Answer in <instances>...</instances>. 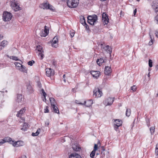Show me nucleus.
Returning <instances> with one entry per match:
<instances>
[{"mask_svg":"<svg viewBox=\"0 0 158 158\" xmlns=\"http://www.w3.org/2000/svg\"><path fill=\"white\" fill-rule=\"evenodd\" d=\"M155 152L157 155H158V143L156 145Z\"/></svg>","mask_w":158,"mask_h":158,"instance_id":"obj_45","label":"nucleus"},{"mask_svg":"<svg viewBox=\"0 0 158 158\" xmlns=\"http://www.w3.org/2000/svg\"><path fill=\"white\" fill-rule=\"evenodd\" d=\"M49 125V123L48 122H46L45 123V126H48Z\"/></svg>","mask_w":158,"mask_h":158,"instance_id":"obj_57","label":"nucleus"},{"mask_svg":"<svg viewBox=\"0 0 158 158\" xmlns=\"http://www.w3.org/2000/svg\"><path fill=\"white\" fill-rule=\"evenodd\" d=\"M155 19L156 20L157 22V24H158V15H157L155 17Z\"/></svg>","mask_w":158,"mask_h":158,"instance_id":"obj_55","label":"nucleus"},{"mask_svg":"<svg viewBox=\"0 0 158 158\" xmlns=\"http://www.w3.org/2000/svg\"><path fill=\"white\" fill-rule=\"evenodd\" d=\"M12 17L11 13L7 11L3 12L2 15V19L5 22L9 21L10 20Z\"/></svg>","mask_w":158,"mask_h":158,"instance_id":"obj_2","label":"nucleus"},{"mask_svg":"<svg viewBox=\"0 0 158 158\" xmlns=\"http://www.w3.org/2000/svg\"><path fill=\"white\" fill-rule=\"evenodd\" d=\"M17 102H18L20 104H23V98L21 94H18L16 99Z\"/></svg>","mask_w":158,"mask_h":158,"instance_id":"obj_10","label":"nucleus"},{"mask_svg":"<svg viewBox=\"0 0 158 158\" xmlns=\"http://www.w3.org/2000/svg\"><path fill=\"white\" fill-rule=\"evenodd\" d=\"M104 62V60L100 58V59H98L97 60V63L98 65L100 66L102 63Z\"/></svg>","mask_w":158,"mask_h":158,"instance_id":"obj_28","label":"nucleus"},{"mask_svg":"<svg viewBox=\"0 0 158 158\" xmlns=\"http://www.w3.org/2000/svg\"><path fill=\"white\" fill-rule=\"evenodd\" d=\"M14 64L17 69L21 72L25 73L27 72V69L25 66L23 65L20 63L17 62H15Z\"/></svg>","mask_w":158,"mask_h":158,"instance_id":"obj_4","label":"nucleus"},{"mask_svg":"<svg viewBox=\"0 0 158 158\" xmlns=\"http://www.w3.org/2000/svg\"><path fill=\"white\" fill-rule=\"evenodd\" d=\"M107 52H109L110 54H111L112 52V50L111 48H110V46H109V48H108V51Z\"/></svg>","mask_w":158,"mask_h":158,"instance_id":"obj_53","label":"nucleus"},{"mask_svg":"<svg viewBox=\"0 0 158 158\" xmlns=\"http://www.w3.org/2000/svg\"><path fill=\"white\" fill-rule=\"evenodd\" d=\"M93 93V97L95 98H100L102 94V91L98 87L95 88Z\"/></svg>","mask_w":158,"mask_h":158,"instance_id":"obj_6","label":"nucleus"},{"mask_svg":"<svg viewBox=\"0 0 158 158\" xmlns=\"http://www.w3.org/2000/svg\"><path fill=\"white\" fill-rule=\"evenodd\" d=\"M151 134L152 135L154 134L155 130V126L152 127H150V129Z\"/></svg>","mask_w":158,"mask_h":158,"instance_id":"obj_35","label":"nucleus"},{"mask_svg":"<svg viewBox=\"0 0 158 158\" xmlns=\"http://www.w3.org/2000/svg\"><path fill=\"white\" fill-rule=\"evenodd\" d=\"M156 70L158 69V65H157L156 66Z\"/></svg>","mask_w":158,"mask_h":158,"instance_id":"obj_64","label":"nucleus"},{"mask_svg":"<svg viewBox=\"0 0 158 158\" xmlns=\"http://www.w3.org/2000/svg\"><path fill=\"white\" fill-rule=\"evenodd\" d=\"M40 34L41 37H46L47 35V33H45L43 31H41Z\"/></svg>","mask_w":158,"mask_h":158,"instance_id":"obj_38","label":"nucleus"},{"mask_svg":"<svg viewBox=\"0 0 158 158\" xmlns=\"http://www.w3.org/2000/svg\"><path fill=\"white\" fill-rule=\"evenodd\" d=\"M114 98H112L110 97L106 98L103 102L104 104L106 106L111 105L114 101Z\"/></svg>","mask_w":158,"mask_h":158,"instance_id":"obj_8","label":"nucleus"},{"mask_svg":"<svg viewBox=\"0 0 158 158\" xmlns=\"http://www.w3.org/2000/svg\"><path fill=\"white\" fill-rule=\"evenodd\" d=\"M11 6L13 9L15 11H17L21 9L20 7L18 2L15 0L11 2Z\"/></svg>","mask_w":158,"mask_h":158,"instance_id":"obj_5","label":"nucleus"},{"mask_svg":"<svg viewBox=\"0 0 158 158\" xmlns=\"http://www.w3.org/2000/svg\"><path fill=\"white\" fill-rule=\"evenodd\" d=\"M12 145L14 147H17L23 145H24V143L21 140L16 142L13 141V143Z\"/></svg>","mask_w":158,"mask_h":158,"instance_id":"obj_11","label":"nucleus"},{"mask_svg":"<svg viewBox=\"0 0 158 158\" xmlns=\"http://www.w3.org/2000/svg\"><path fill=\"white\" fill-rule=\"evenodd\" d=\"M48 106H46L44 109V113H48L49 112V110L48 109Z\"/></svg>","mask_w":158,"mask_h":158,"instance_id":"obj_43","label":"nucleus"},{"mask_svg":"<svg viewBox=\"0 0 158 158\" xmlns=\"http://www.w3.org/2000/svg\"><path fill=\"white\" fill-rule=\"evenodd\" d=\"M146 123L147 124V125L148 127H149L150 126V121L149 119H147L146 120Z\"/></svg>","mask_w":158,"mask_h":158,"instance_id":"obj_50","label":"nucleus"},{"mask_svg":"<svg viewBox=\"0 0 158 158\" xmlns=\"http://www.w3.org/2000/svg\"><path fill=\"white\" fill-rule=\"evenodd\" d=\"M49 99L50 102L51 106L56 105V102L55 99L53 98H50Z\"/></svg>","mask_w":158,"mask_h":158,"instance_id":"obj_26","label":"nucleus"},{"mask_svg":"<svg viewBox=\"0 0 158 158\" xmlns=\"http://www.w3.org/2000/svg\"><path fill=\"white\" fill-rule=\"evenodd\" d=\"M43 101H44V102H46V97H44V98L43 99Z\"/></svg>","mask_w":158,"mask_h":158,"instance_id":"obj_60","label":"nucleus"},{"mask_svg":"<svg viewBox=\"0 0 158 158\" xmlns=\"http://www.w3.org/2000/svg\"><path fill=\"white\" fill-rule=\"evenodd\" d=\"M49 4L48 2L43 3L40 4L39 6L40 8L43 9H48V7Z\"/></svg>","mask_w":158,"mask_h":158,"instance_id":"obj_17","label":"nucleus"},{"mask_svg":"<svg viewBox=\"0 0 158 158\" xmlns=\"http://www.w3.org/2000/svg\"><path fill=\"white\" fill-rule=\"evenodd\" d=\"M98 144H99V146H100V144H100V141H98Z\"/></svg>","mask_w":158,"mask_h":158,"instance_id":"obj_63","label":"nucleus"},{"mask_svg":"<svg viewBox=\"0 0 158 158\" xmlns=\"http://www.w3.org/2000/svg\"><path fill=\"white\" fill-rule=\"evenodd\" d=\"M78 1L77 0H67V5L69 8H75L78 5Z\"/></svg>","mask_w":158,"mask_h":158,"instance_id":"obj_3","label":"nucleus"},{"mask_svg":"<svg viewBox=\"0 0 158 158\" xmlns=\"http://www.w3.org/2000/svg\"><path fill=\"white\" fill-rule=\"evenodd\" d=\"M51 108L53 112L57 114L59 113L58 108L56 105L52 106Z\"/></svg>","mask_w":158,"mask_h":158,"instance_id":"obj_25","label":"nucleus"},{"mask_svg":"<svg viewBox=\"0 0 158 158\" xmlns=\"http://www.w3.org/2000/svg\"><path fill=\"white\" fill-rule=\"evenodd\" d=\"M122 121L121 120L119 119H116L114 120V124L116 125L120 126L122 125Z\"/></svg>","mask_w":158,"mask_h":158,"instance_id":"obj_20","label":"nucleus"},{"mask_svg":"<svg viewBox=\"0 0 158 158\" xmlns=\"http://www.w3.org/2000/svg\"><path fill=\"white\" fill-rule=\"evenodd\" d=\"M155 35L156 37L158 38V32L157 31H156Z\"/></svg>","mask_w":158,"mask_h":158,"instance_id":"obj_58","label":"nucleus"},{"mask_svg":"<svg viewBox=\"0 0 158 158\" xmlns=\"http://www.w3.org/2000/svg\"><path fill=\"white\" fill-rule=\"evenodd\" d=\"M84 26H85V29L87 31H90L89 27V26L86 23V24H84L83 25Z\"/></svg>","mask_w":158,"mask_h":158,"instance_id":"obj_46","label":"nucleus"},{"mask_svg":"<svg viewBox=\"0 0 158 158\" xmlns=\"http://www.w3.org/2000/svg\"><path fill=\"white\" fill-rule=\"evenodd\" d=\"M46 26H45L44 27V28H45V29L44 30V31H43L45 33H47V35H48V32H49V30H48V29H46Z\"/></svg>","mask_w":158,"mask_h":158,"instance_id":"obj_47","label":"nucleus"},{"mask_svg":"<svg viewBox=\"0 0 158 158\" xmlns=\"http://www.w3.org/2000/svg\"><path fill=\"white\" fill-rule=\"evenodd\" d=\"M87 19L88 23L91 25H93L97 20L98 17L95 15L92 16L89 15L87 17Z\"/></svg>","mask_w":158,"mask_h":158,"instance_id":"obj_1","label":"nucleus"},{"mask_svg":"<svg viewBox=\"0 0 158 158\" xmlns=\"http://www.w3.org/2000/svg\"><path fill=\"white\" fill-rule=\"evenodd\" d=\"M152 60H151L149 59L148 61V64L149 66L150 67H152Z\"/></svg>","mask_w":158,"mask_h":158,"instance_id":"obj_44","label":"nucleus"},{"mask_svg":"<svg viewBox=\"0 0 158 158\" xmlns=\"http://www.w3.org/2000/svg\"><path fill=\"white\" fill-rule=\"evenodd\" d=\"M90 73L94 77L97 79L98 78L100 74V72L98 71H91L90 72Z\"/></svg>","mask_w":158,"mask_h":158,"instance_id":"obj_13","label":"nucleus"},{"mask_svg":"<svg viewBox=\"0 0 158 158\" xmlns=\"http://www.w3.org/2000/svg\"><path fill=\"white\" fill-rule=\"evenodd\" d=\"M69 158H81V156L77 153H74L71 154L69 156Z\"/></svg>","mask_w":158,"mask_h":158,"instance_id":"obj_19","label":"nucleus"},{"mask_svg":"<svg viewBox=\"0 0 158 158\" xmlns=\"http://www.w3.org/2000/svg\"><path fill=\"white\" fill-rule=\"evenodd\" d=\"M28 127V124L27 123H24L23 127L21 128V129L24 131L27 130V128Z\"/></svg>","mask_w":158,"mask_h":158,"instance_id":"obj_27","label":"nucleus"},{"mask_svg":"<svg viewBox=\"0 0 158 158\" xmlns=\"http://www.w3.org/2000/svg\"><path fill=\"white\" fill-rule=\"evenodd\" d=\"M102 21L104 25L107 24L109 22L108 18L106 13H103L102 14Z\"/></svg>","mask_w":158,"mask_h":158,"instance_id":"obj_9","label":"nucleus"},{"mask_svg":"<svg viewBox=\"0 0 158 158\" xmlns=\"http://www.w3.org/2000/svg\"><path fill=\"white\" fill-rule=\"evenodd\" d=\"M87 103H89V104L86 105L87 106H89L93 104V101L91 99L87 101Z\"/></svg>","mask_w":158,"mask_h":158,"instance_id":"obj_40","label":"nucleus"},{"mask_svg":"<svg viewBox=\"0 0 158 158\" xmlns=\"http://www.w3.org/2000/svg\"><path fill=\"white\" fill-rule=\"evenodd\" d=\"M150 72H149L148 75V77H149L150 76Z\"/></svg>","mask_w":158,"mask_h":158,"instance_id":"obj_62","label":"nucleus"},{"mask_svg":"<svg viewBox=\"0 0 158 158\" xmlns=\"http://www.w3.org/2000/svg\"><path fill=\"white\" fill-rule=\"evenodd\" d=\"M5 143L4 139H2L0 140V146L3 143Z\"/></svg>","mask_w":158,"mask_h":158,"instance_id":"obj_49","label":"nucleus"},{"mask_svg":"<svg viewBox=\"0 0 158 158\" xmlns=\"http://www.w3.org/2000/svg\"><path fill=\"white\" fill-rule=\"evenodd\" d=\"M43 94V95L44 97H46V94L44 90L43 89H42L41 90Z\"/></svg>","mask_w":158,"mask_h":158,"instance_id":"obj_48","label":"nucleus"},{"mask_svg":"<svg viewBox=\"0 0 158 158\" xmlns=\"http://www.w3.org/2000/svg\"><path fill=\"white\" fill-rule=\"evenodd\" d=\"M7 41L4 40L0 43V50H2L3 48L7 44Z\"/></svg>","mask_w":158,"mask_h":158,"instance_id":"obj_21","label":"nucleus"},{"mask_svg":"<svg viewBox=\"0 0 158 158\" xmlns=\"http://www.w3.org/2000/svg\"><path fill=\"white\" fill-rule=\"evenodd\" d=\"M74 32L73 30L70 31L69 32V34L70 37L72 38L74 35Z\"/></svg>","mask_w":158,"mask_h":158,"instance_id":"obj_39","label":"nucleus"},{"mask_svg":"<svg viewBox=\"0 0 158 158\" xmlns=\"http://www.w3.org/2000/svg\"><path fill=\"white\" fill-rule=\"evenodd\" d=\"M36 49L37 51V52H36L38 53V55L40 56V59H43L44 58V55L43 54L44 52L42 46L40 45L37 46Z\"/></svg>","mask_w":158,"mask_h":158,"instance_id":"obj_7","label":"nucleus"},{"mask_svg":"<svg viewBox=\"0 0 158 158\" xmlns=\"http://www.w3.org/2000/svg\"><path fill=\"white\" fill-rule=\"evenodd\" d=\"M149 35L150 37V38L151 39L150 41L149 42V45L150 46L152 45L153 44V39L154 38V37L153 36V37H152V36L151 35V33L150 32L149 33Z\"/></svg>","mask_w":158,"mask_h":158,"instance_id":"obj_30","label":"nucleus"},{"mask_svg":"<svg viewBox=\"0 0 158 158\" xmlns=\"http://www.w3.org/2000/svg\"><path fill=\"white\" fill-rule=\"evenodd\" d=\"M19 158H27V157L25 155H23L21 157H19Z\"/></svg>","mask_w":158,"mask_h":158,"instance_id":"obj_59","label":"nucleus"},{"mask_svg":"<svg viewBox=\"0 0 158 158\" xmlns=\"http://www.w3.org/2000/svg\"><path fill=\"white\" fill-rule=\"evenodd\" d=\"M41 131V129L40 128H38L37 131L35 133L33 132L31 134L32 136H37L39 134Z\"/></svg>","mask_w":158,"mask_h":158,"instance_id":"obj_29","label":"nucleus"},{"mask_svg":"<svg viewBox=\"0 0 158 158\" xmlns=\"http://www.w3.org/2000/svg\"><path fill=\"white\" fill-rule=\"evenodd\" d=\"M72 148L74 151L76 152L80 151L81 150L80 148L75 144L72 145Z\"/></svg>","mask_w":158,"mask_h":158,"instance_id":"obj_24","label":"nucleus"},{"mask_svg":"<svg viewBox=\"0 0 158 158\" xmlns=\"http://www.w3.org/2000/svg\"><path fill=\"white\" fill-rule=\"evenodd\" d=\"M80 23L82 24L83 25L84 24H86V22L85 20V18L84 16H82L80 19Z\"/></svg>","mask_w":158,"mask_h":158,"instance_id":"obj_31","label":"nucleus"},{"mask_svg":"<svg viewBox=\"0 0 158 158\" xmlns=\"http://www.w3.org/2000/svg\"><path fill=\"white\" fill-rule=\"evenodd\" d=\"M58 42V37L55 36L53 39L52 41V45L54 47H56L57 46V43Z\"/></svg>","mask_w":158,"mask_h":158,"instance_id":"obj_16","label":"nucleus"},{"mask_svg":"<svg viewBox=\"0 0 158 158\" xmlns=\"http://www.w3.org/2000/svg\"><path fill=\"white\" fill-rule=\"evenodd\" d=\"M75 103L77 104H80V105H85L86 103V102L85 101L84 102V103H82L81 102H79V101H78L76 100L75 101Z\"/></svg>","mask_w":158,"mask_h":158,"instance_id":"obj_41","label":"nucleus"},{"mask_svg":"<svg viewBox=\"0 0 158 158\" xmlns=\"http://www.w3.org/2000/svg\"><path fill=\"white\" fill-rule=\"evenodd\" d=\"M101 46H102V48H103L105 50L108 51V48H109V46L106 45L104 46H103V45L102 44H101Z\"/></svg>","mask_w":158,"mask_h":158,"instance_id":"obj_37","label":"nucleus"},{"mask_svg":"<svg viewBox=\"0 0 158 158\" xmlns=\"http://www.w3.org/2000/svg\"><path fill=\"white\" fill-rule=\"evenodd\" d=\"M37 85L39 88H41V84L40 82H37Z\"/></svg>","mask_w":158,"mask_h":158,"instance_id":"obj_54","label":"nucleus"},{"mask_svg":"<svg viewBox=\"0 0 158 158\" xmlns=\"http://www.w3.org/2000/svg\"><path fill=\"white\" fill-rule=\"evenodd\" d=\"M98 145L97 144H95L94 147V149L93 150L91 153L90 156V157L92 158H94L95 155L96 151L98 150Z\"/></svg>","mask_w":158,"mask_h":158,"instance_id":"obj_15","label":"nucleus"},{"mask_svg":"<svg viewBox=\"0 0 158 158\" xmlns=\"http://www.w3.org/2000/svg\"><path fill=\"white\" fill-rule=\"evenodd\" d=\"M46 73L47 76L50 77L54 74V71L50 68H47L46 69Z\"/></svg>","mask_w":158,"mask_h":158,"instance_id":"obj_12","label":"nucleus"},{"mask_svg":"<svg viewBox=\"0 0 158 158\" xmlns=\"http://www.w3.org/2000/svg\"><path fill=\"white\" fill-rule=\"evenodd\" d=\"M9 57L10 59H11L13 60H16V61H17V60L20 61L19 60V59L17 57L15 56H10Z\"/></svg>","mask_w":158,"mask_h":158,"instance_id":"obj_34","label":"nucleus"},{"mask_svg":"<svg viewBox=\"0 0 158 158\" xmlns=\"http://www.w3.org/2000/svg\"><path fill=\"white\" fill-rule=\"evenodd\" d=\"M34 63L35 61L33 60H32L31 61H29L28 62V64L30 66H32L33 65V64Z\"/></svg>","mask_w":158,"mask_h":158,"instance_id":"obj_42","label":"nucleus"},{"mask_svg":"<svg viewBox=\"0 0 158 158\" xmlns=\"http://www.w3.org/2000/svg\"><path fill=\"white\" fill-rule=\"evenodd\" d=\"M48 9H49L52 11H54L55 9L54 7L49 4L48 7Z\"/></svg>","mask_w":158,"mask_h":158,"instance_id":"obj_33","label":"nucleus"},{"mask_svg":"<svg viewBox=\"0 0 158 158\" xmlns=\"http://www.w3.org/2000/svg\"><path fill=\"white\" fill-rule=\"evenodd\" d=\"M3 36L2 35H0V40H1L3 38Z\"/></svg>","mask_w":158,"mask_h":158,"instance_id":"obj_61","label":"nucleus"},{"mask_svg":"<svg viewBox=\"0 0 158 158\" xmlns=\"http://www.w3.org/2000/svg\"><path fill=\"white\" fill-rule=\"evenodd\" d=\"M4 139L5 141V143L9 142L10 144H12L13 143L14 141L12 140V139L10 137H6L4 138Z\"/></svg>","mask_w":158,"mask_h":158,"instance_id":"obj_22","label":"nucleus"},{"mask_svg":"<svg viewBox=\"0 0 158 158\" xmlns=\"http://www.w3.org/2000/svg\"><path fill=\"white\" fill-rule=\"evenodd\" d=\"M131 114V110L130 109H127L126 111V115L127 116L129 117L130 116Z\"/></svg>","mask_w":158,"mask_h":158,"instance_id":"obj_36","label":"nucleus"},{"mask_svg":"<svg viewBox=\"0 0 158 158\" xmlns=\"http://www.w3.org/2000/svg\"><path fill=\"white\" fill-rule=\"evenodd\" d=\"M25 108H23L21 109L18 112V114H17L16 116H19V114H22L24 113L25 111Z\"/></svg>","mask_w":158,"mask_h":158,"instance_id":"obj_32","label":"nucleus"},{"mask_svg":"<svg viewBox=\"0 0 158 158\" xmlns=\"http://www.w3.org/2000/svg\"><path fill=\"white\" fill-rule=\"evenodd\" d=\"M136 87L135 86V85H133L131 87V89L134 91H135L136 90Z\"/></svg>","mask_w":158,"mask_h":158,"instance_id":"obj_52","label":"nucleus"},{"mask_svg":"<svg viewBox=\"0 0 158 158\" xmlns=\"http://www.w3.org/2000/svg\"><path fill=\"white\" fill-rule=\"evenodd\" d=\"M152 7L155 12L156 13L158 11V3L156 1L153 2Z\"/></svg>","mask_w":158,"mask_h":158,"instance_id":"obj_14","label":"nucleus"},{"mask_svg":"<svg viewBox=\"0 0 158 158\" xmlns=\"http://www.w3.org/2000/svg\"><path fill=\"white\" fill-rule=\"evenodd\" d=\"M119 126H118V125H114V128L115 130H116V131H118V127Z\"/></svg>","mask_w":158,"mask_h":158,"instance_id":"obj_51","label":"nucleus"},{"mask_svg":"<svg viewBox=\"0 0 158 158\" xmlns=\"http://www.w3.org/2000/svg\"><path fill=\"white\" fill-rule=\"evenodd\" d=\"M111 72L110 67L109 66H106L105 69V74L106 75H109Z\"/></svg>","mask_w":158,"mask_h":158,"instance_id":"obj_18","label":"nucleus"},{"mask_svg":"<svg viewBox=\"0 0 158 158\" xmlns=\"http://www.w3.org/2000/svg\"><path fill=\"white\" fill-rule=\"evenodd\" d=\"M27 91L30 94L32 93L33 92V89L32 88V86L29 84H28L27 85Z\"/></svg>","mask_w":158,"mask_h":158,"instance_id":"obj_23","label":"nucleus"},{"mask_svg":"<svg viewBox=\"0 0 158 158\" xmlns=\"http://www.w3.org/2000/svg\"><path fill=\"white\" fill-rule=\"evenodd\" d=\"M137 12V9H135L134 11V16H135L136 13Z\"/></svg>","mask_w":158,"mask_h":158,"instance_id":"obj_56","label":"nucleus"}]
</instances>
